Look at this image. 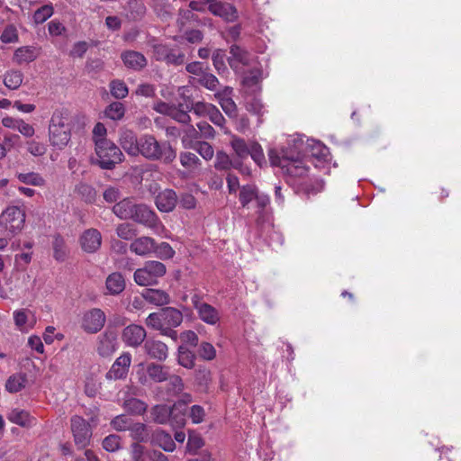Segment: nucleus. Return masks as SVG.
Returning <instances> with one entry per match:
<instances>
[{
  "label": "nucleus",
  "mask_w": 461,
  "mask_h": 461,
  "mask_svg": "<svg viewBox=\"0 0 461 461\" xmlns=\"http://www.w3.org/2000/svg\"><path fill=\"white\" fill-rule=\"evenodd\" d=\"M316 145L314 139L304 135L293 136L288 140L287 146L281 150L270 149L268 157L272 166L279 167L283 173L292 177H303L309 172L303 158L312 153Z\"/></svg>",
  "instance_id": "nucleus-1"
},
{
  "label": "nucleus",
  "mask_w": 461,
  "mask_h": 461,
  "mask_svg": "<svg viewBox=\"0 0 461 461\" xmlns=\"http://www.w3.org/2000/svg\"><path fill=\"white\" fill-rule=\"evenodd\" d=\"M140 141L138 156L141 155L148 160L169 165L176 158V150L167 140L159 141L154 135L143 134L140 136Z\"/></svg>",
  "instance_id": "nucleus-2"
},
{
  "label": "nucleus",
  "mask_w": 461,
  "mask_h": 461,
  "mask_svg": "<svg viewBox=\"0 0 461 461\" xmlns=\"http://www.w3.org/2000/svg\"><path fill=\"white\" fill-rule=\"evenodd\" d=\"M69 118L65 111L57 110L53 113L49 125V139L50 144L62 149L70 140L71 126Z\"/></svg>",
  "instance_id": "nucleus-3"
},
{
  "label": "nucleus",
  "mask_w": 461,
  "mask_h": 461,
  "mask_svg": "<svg viewBox=\"0 0 461 461\" xmlns=\"http://www.w3.org/2000/svg\"><path fill=\"white\" fill-rule=\"evenodd\" d=\"M95 151L96 158L93 159L92 163L105 170L113 169L124 158L120 148L112 140L98 141Z\"/></svg>",
  "instance_id": "nucleus-4"
},
{
  "label": "nucleus",
  "mask_w": 461,
  "mask_h": 461,
  "mask_svg": "<svg viewBox=\"0 0 461 461\" xmlns=\"http://www.w3.org/2000/svg\"><path fill=\"white\" fill-rule=\"evenodd\" d=\"M166 266L155 260L147 261L142 267L135 270L133 278L137 285L149 286L158 284V279L166 274Z\"/></svg>",
  "instance_id": "nucleus-5"
},
{
  "label": "nucleus",
  "mask_w": 461,
  "mask_h": 461,
  "mask_svg": "<svg viewBox=\"0 0 461 461\" xmlns=\"http://www.w3.org/2000/svg\"><path fill=\"white\" fill-rule=\"evenodd\" d=\"M25 218L24 209L16 205L8 206L0 216L1 222L11 237L18 234L23 229Z\"/></svg>",
  "instance_id": "nucleus-6"
},
{
  "label": "nucleus",
  "mask_w": 461,
  "mask_h": 461,
  "mask_svg": "<svg viewBox=\"0 0 461 461\" xmlns=\"http://www.w3.org/2000/svg\"><path fill=\"white\" fill-rule=\"evenodd\" d=\"M70 423L75 445L78 449L86 448L90 444L92 438L90 424L78 415L73 416Z\"/></svg>",
  "instance_id": "nucleus-7"
},
{
  "label": "nucleus",
  "mask_w": 461,
  "mask_h": 461,
  "mask_svg": "<svg viewBox=\"0 0 461 461\" xmlns=\"http://www.w3.org/2000/svg\"><path fill=\"white\" fill-rule=\"evenodd\" d=\"M131 220L154 231H158L162 226L156 212L145 203L137 204Z\"/></svg>",
  "instance_id": "nucleus-8"
},
{
  "label": "nucleus",
  "mask_w": 461,
  "mask_h": 461,
  "mask_svg": "<svg viewBox=\"0 0 461 461\" xmlns=\"http://www.w3.org/2000/svg\"><path fill=\"white\" fill-rule=\"evenodd\" d=\"M106 321L104 312L99 308H93L86 311L81 320V328L89 334L100 331Z\"/></svg>",
  "instance_id": "nucleus-9"
},
{
  "label": "nucleus",
  "mask_w": 461,
  "mask_h": 461,
  "mask_svg": "<svg viewBox=\"0 0 461 461\" xmlns=\"http://www.w3.org/2000/svg\"><path fill=\"white\" fill-rule=\"evenodd\" d=\"M153 58L158 61H165L169 65H181L185 61V54L170 48L167 44L156 43L152 46Z\"/></svg>",
  "instance_id": "nucleus-10"
},
{
  "label": "nucleus",
  "mask_w": 461,
  "mask_h": 461,
  "mask_svg": "<svg viewBox=\"0 0 461 461\" xmlns=\"http://www.w3.org/2000/svg\"><path fill=\"white\" fill-rule=\"evenodd\" d=\"M118 348L117 334L113 330H106L97 338V353L107 357L112 356Z\"/></svg>",
  "instance_id": "nucleus-11"
},
{
  "label": "nucleus",
  "mask_w": 461,
  "mask_h": 461,
  "mask_svg": "<svg viewBox=\"0 0 461 461\" xmlns=\"http://www.w3.org/2000/svg\"><path fill=\"white\" fill-rule=\"evenodd\" d=\"M209 12L227 23H234L239 18L237 8L227 2L219 1L208 5Z\"/></svg>",
  "instance_id": "nucleus-12"
},
{
  "label": "nucleus",
  "mask_w": 461,
  "mask_h": 461,
  "mask_svg": "<svg viewBox=\"0 0 461 461\" xmlns=\"http://www.w3.org/2000/svg\"><path fill=\"white\" fill-rule=\"evenodd\" d=\"M252 59L253 56L249 51L237 45H232L230 48L228 62L230 67L236 71L240 70L244 66H249Z\"/></svg>",
  "instance_id": "nucleus-13"
},
{
  "label": "nucleus",
  "mask_w": 461,
  "mask_h": 461,
  "mask_svg": "<svg viewBox=\"0 0 461 461\" xmlns=\"http://www.w3.org/2000/svg\"><path fill=\"white\" fill-rule=\"evenodd\" d=\"M147 336L145 329L137 324H131L123 329L122 340L126 345L137 348L140 346Z\"/></svg>",
  "instance_id": "nucleus-14"
},
{
  "label": "nucleus",
  "mask_w": 461,
  "mask_h": 461,
  "mask_svg": "<svg viewBox=\"0 0 461 461\" xmlns=\"http://www.w3.org/2000/svg\"><path fill=\"white\" fill-rule=\"evenodd\" d=\"M131 363V356L130 353H123L121 355L114 363L112 365L110 370L106 373L107 379H122L123 378L128 371Z\"/></svg>",
  "instance_id": "nucleus-15"
},
{
  "label": "nucleus",
  "mask_w": 461,
  "mask_h": 461,
  "mask_svg": "<svg viewBox=\"0 0 461 461\" xmlns=\"http://www.w3.org/2000/svg\"><path fill=\"white\" fill-rule=\"evenodd\" d=\"M233 89L230 86H224L222 90L218 91L215 94V97L218 100L223 112L230 117H237L238 108L235 102L231 98Z\"/></svg>",
  "instance_id": "nucleus-16"
},
{
  "label": "nucleus",
  "mask_w": 461,
  "mask_h": 461,
  "mask_svg": "<svg viewBox=\"0 0 461 461\" xmlns=\"http://www.w3.org/2000/svg\"><path fill=\"white\" fill-rule=\"evenodd\" d=\"M80 244L84 251L95 252L102 244V236L96 229H88L80 237Z\"/></svg>",
  "instance_id": "nucleus-17"
},
{
  "label": "nucleus",
  "mask_w": 461,
  "mask_h": 461,
  "mask_svg": "<svg viewBox=\"0 0 461 461\" xmlns=\"http://www.w3.org/2000/svg\"><path fill=\"white\" fill-rule=\"evenodd\" d=\"M178 202L176 192L172 189H165L156 196V206L163 212H172Z\"/></svg>",
  "instance_id": "nucleus-18"
},
{
  "label": "nucleus",
  "mask_w": 461,
  "mask_h": 461,
  "mask_svg": "<svg viewBox=\"0 0 461 461\" xmlns=\"http://www.w3.org/2000/svg\"><path fill=\"white\" fill-rule=\"evenodd\" d=\"M121 59L123 61V64L131 69L140 71L142 68H144L147 64L148 60L146 57L135 50H125L121 54Z\"/></svg>",
  "instance_id": "nucleus-19"
},
{
  "label": "nucleus",
  "mask_w": 461,
  "mask_h": 461,
  "mask_svg": "<svg viewBox=\"0 0 461 461\" xmlns=\"http://www.w3.org/2000/svg\"><path fill=\"white\" fill-rule=\"evenodd\" d=\"M144 349L151 358L157 359L158 361L166 360L168 355L167 346L160 340H146L144 343Z\"/></svg>",
  "instance_id": "nucleus-20"
},
{
  "label": "nucleus",
  "mask_w": 461,
  "mask_h": 461,
  "mask_svg": "<svg viewBox=\"0 0 461 461\" xmlns=\"http://www.w3.org/2000/svg\"><path fill=\"white\" fill-rule=\"evenodd\" d=\"M119 140L127 154L130 156H138V152L140 151L139 143L140 142V137L138 138L132 131H122L120 134Z\"/></svg>",
  "instance_id": "nucleus-21"
},
{
  "label": "nucleus",
  "mask_w": 461,
  "mask_h": 461,
  "mask_svg": "<svg viewBox=\"0 0 461 461\" xmlns=\"http://www.w3.org/2000/svg\"><path fill=\"white\" fill-rule=\"evenodd\" d=\"M125 286V279L122 274L120 272H113L106 277L105 294L109 295H118L123 292Z\"/></svg>",
  "instance_id": "nucleus-22"
},
{
  "label": "nucleus",
  "mask_w": 461,
  "mask_h": 461,
  "mask_svg": "<svg viewBox=\"0 0 461 461\" xmlns=\"http://www.w3.org/2000/svg\"><path fill=\"white\" fill-rule=\"evenodd\" d=\"M131 198H123L113 207V212L122 220H131L137 206Z\"/></svg>",
  "instance_id": "nucleus-23"
},
{
  "label": "nucleus",
  "mask_w": 461,
  "mask_h": 461,
  "mask_svg": "<svg viewBox=\"0 0 461 461\" xmlns=\"http://www.w3.org/2000/svg\"><path fill=\"white\" fill-rule=\"evenodd\" d=\"M40 54L39 49L33 46H23L18 48L13 57L14 62L18 65L30 63L35 60Z\"/></svg>",
  "instance_id": "nucleus-24"
},
{
  "label": "nucleus",
  "mask_w": 461,
  "mask_h": 461,
  "mask_svg": "<svg viewBox=\"0 0 461 461\" xmlns=\"http://www.w3.org/2000/svg\"><path fill=\"white\" fill-rule=\"evenodd\" d=\"M155 240L149 237H140L135 239L130 245L131 252L139 256H145L154 250Z\"/></svg>",
  "instance_id": "nucleus-25"
},
{
  "label": "nucleus",
  "mask_w": 461,
  "mask_h": 461,
  "mask_svg": "<svg viewBox=\"0 0 461 461\" xmlns=\"http://www.w3.org/2000/svg\"><path fill=\"white\" fill-rule=\"evenodd\" d=\"M125 15L131 21H140L146 14V6L142 0H128L124 6Z\"/></svg>",
  "instance_id": "nucleus-26"
},
{
  "label": "nucleus",
  "mask_w": 461,
  "mask_h": 461,
  "mask_svg": "<svg viewBox=\"0 0 461 461\" xmlns=\"http://www.w3.org/2000/svg\"><path fill=\"white\" fill-rule=\"evenodd\" d=\"M142 295L146 302L157 306L167 305L170 303L169 294L163 290L148 288L142 292Z\"/></svg>",
  "instance_id": "nucleus-27"
},
{
  "label": "nucleus",
  "mask_w": 461,
  "mask_h": 461,
  "mask_svg": "<svg viewBox=\"0 0 461 461\" xmlns=\"http://www.w3.org/2000/svg\"><path fill=\"white\" fill-rule=\"evenodd\" d=\"M196 312L199 319L208 325L215 326L221 321L220 312L209 303L200 307Z\"/></svg>",
  "instance_id": "nucleus-28"
},
{
  "label": "nucleus",
  "mask_w": 461,
  "mask_h": 461,
  "mask_svg": "<svg viewBox=\"0 0 461 461\" xmlns=\"http://www.w3.org/2000/svg\"><path fill=\"white\" fill-rule=\"evenodd\" d=\"M152 443L167 452H173L176 449V444L171 435L162 429H158L153 433Z\"/></svg>",
  "instance_id": "nucleus-29"
},
{
  "label": "nucleus",
  "mask_w": 461,
  "mask_h": 461,
  "mask_svg": "<svg viewBox=\"0 0 461 461\" xmlns=\"http://www.w3.org/2000/svg\"><path fill=\"white\" fill-rule=\"evenodd\" d=\"M162 320L165 326L178 327L183 321V314L174 307H166L162 309Z\"/></svg>",
  "instance_id": "nucleus-30"
},
{
  "label": "nucleus",
  "mask_w": 461,
  "mask_h": 461,
  "mask_svg": "<svg viewBox=\"0 0 461 461\" xmlns=\"http://www.w3.org/2000/svg\"><path fill=\"white\" fill-rule=\"evenodd\" d=\"M7 418L11 422L21 427H31L34 421V419L31 417L28 411L19 409L12 410Z\"/></svg>",
  "instance_id": "nucleus-31"
},
{
  "label": "nucleus",
  "mask_w": 461,
  "mask_h": 461,
  "mask_svg": "<svg viewBox=\"0 0 461 461\" xmlns=\"http://www.w3.org/2000/svg\"><path fill=\"white\" fill-rule=\"evenodd\" d=\"M147 374L156 383L165 382L169 377L168 368L156 363L148 365Z\"/></svg>",
  "instance_id": "nucleus-32"
},
{
  "label": "nucleus",
  "mask_w": 461,
  "mask_h": 461,
  "mask_svg": "<svg viewBox=\"0 0 461 461\" xmlns=\"http://www.w3.org/2000/svg\"><path fill=\"white\" fill-rule=\"evenodd\" d=\"M170 412L168 423L173 428H182L185 425L186 408H179V403H174L170 407Z\"/></svg>",
  "instance_id": "nucleus-33"
},
{
  "label": "nucleus",
  "mask_w": 461,
  "mask_h": 461,
  "mask_svg": "<svg viewBox=\"0 0 461 461\" xmlns=\"http://www.w3.org/2000/svg\"><path fill=\"white\" fill-rule=\"evenodd\" d=\"M230 146L239 158L245 159L249 157L250 141L247 142L242 138L232 136Z\"/></svg>",
  "instance_id": "nucleus-34"
},
{
  "label": "nucleus",
  "mask_w": 461,
  "mask_h": 461,
  "mask_svg": "<svg viewBox=\"0 0 461 461\" xmlns=\"http://www.w3.org/2000/svg\"><path fill=\"white\" fill-rule=\"evenodd\" d=\"M196 126L198 131L193 125H189L187 131L191 136L197 138L200 135V137L205 139H212L214 137L215 131L208 122H200Z\"/></svg>",
  "instance_id": "nucleus-35"
},
{
  "label": "nucleus",
  "mask_w": 461,
  "mask_h": 461,
  "mask_svg": "<svg viewBox=\"0 0 461 461\" xmlns=\"http://www.w3.org/2000/svg\"><path fill=\"white\" fill-rule=\"evenodd\" d=\"M241 165L239 161H232L229 155L223 151H218L216 153L214 167L218 170L227 171L230 168H239Z\"/></svg>",
  "instance_id": "nucleus-36"
},
{
  "label": "nucleus",
  "mask_w": 461,
  "mask_h": 461,
  "mask_svg": "<svg viewBox=\"0 0 461 461\" xmlns=\"http://www.w3.org/2000/svg\"><path fill=\"white\" fill-rule=\"evenodd\" d=\"M23 80V74L20 70L12 69L6 71L4 75V84L11 90L18 89L22 85Z\"/></svg>",
  "instance_id": "nucleus-37"
},
{
  "label": "nucleus",
  "mask_w": 461,
  "mask_h": 461,
  "mask_svg": "<svg viewBox=\"0 0 461 461\" xmlns=\"http://www.w3.org/2000/svg\"><path fill=\"white\" fill-rule=\"evenodd\" d=\"M26 382L27 378L25 374H14L6 381L5 388L10 393H18L25 387Z\"/></svg>",
  "instance_id": "nucleus-38"
},
{
  "label": "nucleus",
  "mask_w": 461,
  "mask_h": 461,
  "mask_svg": "<svg viewBox=\"0 0 461 461\" xmlns=\"http://www.w3.org/2000/svg\"><path fill=\"white\" fill-rule=\"evenodd\" d=\"M189 112L190 109H186V103L179 104L177 106L173 105L169 117L180 123L189 124L191 122V117L188 114Z\"/></svg>",
  "instance_id": "nucleus-39"
},
{
  "label": "nucleus",
  "mask_w": 461,
  "mask_h": 461,
  "mask_svg": "<svg viewBox=\"0 0 461 461\" xmlns=\"http://www.w3.org/2000/svg\"><path fill=\"white\" fill-rule=\"evenodd\" d=\"M170 413V407L166 404H158L151 410L152 420L158 424L168 423Z\"/></svg>",
  "instance_id": "nucleus-40"
},
{
  "label": "nucleus",
  "mask_w": 461,
  "mask_h": 461,
  "mask_svg": "<svg viewBox=\"0 0 461 461\" xmlns=\"http://www.w3.org/2000/svg\"><path fill=\"white\" fill-rule=\"evenodd\" d=\"M16 177L21 183L28 185L43 186L45 185V179L36 172L18 173Z\"/></svg>",
  "instance_id": "nucleus-41"
},
{
  "label": "nucleus",
  "mask_w": 461,
  "mask_h": 461,
  "mask_svg": "<svg viewBox=\"0 0 461 461\" xmlns=\"http://www.w3.org/2000/svg\"><path fill=\"white\" fill-rule=\"evenodd\" d=\"M214 104L198 101V102H191L190 100L186 101V109H190L193 113L199 117H208L211 109Z\"/></svg>",
  "instance_id": "nucleus-42"
},
{
  "label": "nucleus",
  "mask_w": 461,
  "mask_h": 461,
  "mask_svg": "<svg viewBox=\"0 0 461 461\" xmlns=\"http://www.w3.org/2000/svg\"><path fill=\"white\" fill-rule=\"evenodd\" d=\"M258 189L253 185H245L240 188L239 200L242 207L248 204L257 197Z\"/></svg>",
  "instance_id": "nucleus-43"
},
{
  "label": "nucleus",
  "mask_w": 461,
  "mask_h": 461,
  "mask_svg": "<svg viewBox=\"0 0 461 461\" xmlns=\"http://www.w3.org/2000/svg\"><path fill=\"white\" fill-rule=\"evenodd\" d=\"M194 354L184 346L178 348L177 362L185 368H193L194 366Z\"/></svg>",
  "instance_id": "nucleus-44"
},
{
  "label": "nucleus",
  "mask_w": 461,
  "mask_h": 461,
  "mask_svg": "<svg viewBox=\"0 0 461 461\" xmlns=\"http://www.w3.org/2000/svg\"><path fill=\"white\" fill-rule=\"evenodd\" d=\"M124 409L131 414H142L147 410V404L136 398L131 397L123 402Z\"/></svg>",
  "instance_id": "nucleus-45"
},
{
  "label": "nucleus",
  "mask_w": 461,
  "mask_h": 461,
  "mask_svg": "<svg viewBox=\"0 0 461 461\" xmlns=\"http://www.w3.org/2000/svg\"><path fill=\"white\" fill-rule=\"evenodd\" d=\"M104 113L107 118L118 121L124 116L125 107L120 102H113L106 107Z\"/></svg>",
  "instance_id": "nucleus-46"
},
{
  "label": "nucleus",
  "mask_w": 461,
  "mask_h": 461,
  "mask_svg": "<svg viewBox=\"0 0 461 461\" xmlns=\"http://www.w3.org/2000/svg\"><path fill=\"white\" fill-rule=\"evenodd\" d=\"M54 13V8L51 4L44 5L38 8L32 16L33 22L36 24H41L46 22L50 17L52 16Z\"/></svg>",
  "instance_id": "nucleus-47"
},
{
  "label": "nucleus",
  "mask_w": 461,
  "mask_h": 461,
  "mask_svg": "<svg viewBox=\"0 0 461 461\" xmlns=\"http://www.w3.org/2000/svg\"><path fill=\"white\" fill-rule=\"evenodd\" d=\"M111 95L116 99H122L127 96L129 90L126 84L119 79H114L110 83Z\"/></svg>",
  "instance_id": "nucleus-48"
},
{
  "label": "nucleus",
  "mask_w": 461,
  "mask_h": 461,
  "mask_svg": "<svg viewBox=\"0 0 461 461\" xmlns=\"http://www.w3.org/2000/svg\"><path fill=\"white\" fill-rule=\"evenodd\" d=\"M116 234L124 240H131L137 236V230L131 223H121L116 228Z\"/></svg>",
  "instance_id": "nucleus-49"
},
{
  "label": "nucleus",
  "mask_w": 461,
  "mask_h": 461,
  "mask_svg": "<svg viewBox=\"0 0 461 461\" xmlns=\"http://www.w3.org/2000/svg\"><path fill=\"white\" fill-rule=\"evenodd\" d=\"M249 156L255 161L257 165L262 167L266 164L265 154L263 149L257 141H250V149Z\"/></svg>",
  "instance_id": "nucleus-50"
},
{
  "label": "nucleus",
  "mask_w": 461,
  "mask_h": 461,
  "mask_svg": "<svg viewBox=\"0 0 461 461\" xmlns=\"http://www.w3.org/2000/svg\"><path fill=\"white\" fill-rule=\"evenodd\" d=\"M197 81L200 85L211 91L217 90L218 86H220L218 78L214 75L207 72H203L202 75H200V77L197 78Z\"/></svg>",
  "instance_id": "nucleus-51"
},
{
  "label": "nucleus",
  "mask_w": 461,
  "mask_h": 461,
  "mask_svg": "<svg viewBox=\"0 0 461 461\" xmlns=\"http://www.w3.org/2000/svg\"><path fill=\"white\" fill-rule=\"evenodd\" d=\"M208 118L214 125L220 127L225 134L230 133L229 129L225 127V118L215 105L211 109Z\"/></svg>",
  "instance_id": "nucleus-52"
},
{
  "label": "nucleus",
  "mask_w": 461,
  "mask_h": 461,
  "mask_svg": "<svg viewBox=\"0 0 461 461\" xmlns=\"http://www.w3.org/2000/svg\"><path fill=\"white\" fill-rule=\"evenodd\" d=\"M132 420L127 415H118L113 418L111 421L112 427L117 431L129 430L131 424Z\"/></svg>",
  "instance_id": "nucleus-53"
},
{
  "label": "nucleus",
  "mask_w": 461,
  "mask_h": 461,
  "mask_svg": "<svg viewBox=\"0 0 461 461\" xmlns=\"http://www.w3.org/2000/svg\"><path fill=\"white\" fill-rule=\"evenodd\" d=\"M181 165L185 168H194L201 164L199 158L192 152H181L179 156Z\"/></svg>",
  "instance_id": "nucleus-54"
},
{
  "label": "nucleus",
  "mask_w": 461,
  "mask_h": 461,
  "mask_svg": "<svg viewBox=\"0 0 461 461\" xmlns=\"http://www.w3.org/2000/svg\"><path fill=\"white\" fill-rule=\"evenodd\" d=\"M131 437L137 441H145L148 438L146 425L140 422L131 424L130 428Z\"/></svg>",
  "instance_id": "nucleus-55"
},
{
  "label": "nucleus",
  "mask_w": 461,
  "mask_h": 461,
  "mask_svg": "<svg viewBox=\"0 0 461 461\" xmlns=\"http://www.w3.org/2000/svg\"><path fill=\"white\" fill-rule=\"evenodd\" d=\"M77 193L85 199L86 203H92L95 201L96 192L94 187L87 184L80 183L77 186Z\"/></svg>",
  "instance_id": "nucleus-56"
},
{
  "label": "nucleus",
  "mask_w": 461,
  "mask_h": 461,
  "mask_svg": "<svg viewBox=\"0 0 461 461\" xmlns=\"http://www.w3.org/2000/svg\"><path fill=\"white\" fill-rule=\"evenodd\" d=\"M103 447L108 452H114L121 448V437L111 434L103 440Z\"/></svg>",
  "instance_id": "nucleus-57"
},
{
  "label": "nucleus",
  "mask_w": 461,
  "mask_h": 461,
  "mask_svg": "<svg viewBox=\"0 0 461 461\" xmlns=\"http://www.w3.org/2000/svg\"><path fill=\"white\" fill-rule=\"evenodd\" d=\"M193 149L198 152L205 160H210L214 155L212 146L206 141L197 142Z\"/></svg>",
  "instance_id": "nucleus-58"
},
{
  "label": "nucleus",
  "mask_w": 461,
  "mask_h": 461,
  "mask_svg": "<svg viewBox=\"0 0 461 461\" xmlns=\"http://www.w3.org/2000/svg\"><path fill=\"white\" fill-rule=\"evenodd\" d=\"M17 29L14 24H8L4 29L0 40L4 43H14L18 41Z\"/></svg>",
  "instance_id": "nucleus-59"
},
{
  "label": "nucleus",
  "mask_w": 461,
  "mask_h": 461,
  "mask_svg": "<svg viewBox=\"0 0 461 461\" xmlns=\"http://www.w3.org/2000/svg\"><path fill=\"white\" fill-rule=\"evenodd\" d=\"M256 225L260 232V235L263 234L267 229L271 228L272 222L270 215L266 212L258 211V217L256 220Z\"/></svg>",
  "instance_id": "nucleus-60"
},
{
  "label": "nucleus",
  "mask_w": 461,
  "mask_h": 461,
  "mask_svg": "<svg viewBox=\"0 0 461 461\" xmlns=\"http://www.w3.org/2000/svg\"><path fill=\"white\" fill-rule=\"evenodd\" d=\"M146 325L153 330H160L165 325L162 320V310L159 312H152L146 319Z\"/></svg>",
  "instance_id": "nucleus-61"
},
{
  "label": "nucleus",
  "mask_w": 461,
  "mask_h": 461,
  "mask_svg": "<svg viewBox=\"0 0 461 461\" xmlns=\"http://www.w3.org/2000/svg\"><path fill=\"white\" fill-rule=\"evenodd\" d=\"M54 258L59 261H63L66 257L65 242L59 235L55 236L53 240Z\"/></svg>",
  "instance_id": "nucleus-62"
},
{
  "label": "nucleus",
  "mask_w": 461,
  "mask_h": 461,
  "mask_svg": "<svg viewBox=\"0 0 461 461\" xmlns=\"http://www.w3.org/2000/svg\"><path fill=\"white\" fill-rule=\"evenodd\" d=\"M167 390L173 395L179 394L184 390V383L178 375H169Z\"/></svg>",
  "instance_id": "nucleus-63"
},
{
  "label": "nucleus",
  "mask_w": 461,
  "mask_h": 461,
  "mask_svg": "<svg viewBox=\"0 0 461 461\" xmlns=\"http://www.w3.org/2000/svg\"><path fill=\"white\" fill-rule=\"evenodd\" d=\"M153 251L161 259H169V258H172L175 255V250L167 242H162L158 247L154 246Z\"/></svg>",
  "instance_id": "nucleus-64"
}]
</instances>
